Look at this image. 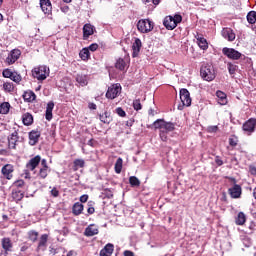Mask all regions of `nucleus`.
<instances>
[{"label":"nucleus","mask_w":256,"mask_h":256,"mask_svg":"<svg viewBox=\"0 0 256 256\" xmlns=\"http://www.w3.org/2000/svg\"><path fill=\"white\" fill-rule=\"evenodd\" d=\"M50 255H57L58 250L56 248H53L50 246V250H49Z\"/></svg>","instance_id":"58"},{"label":"nucleus","mask_w":256,"mask_h":256,"mask_svg":"<svg viewBox=\"0 0 256 256\" xmlns=\"http://www.w3.org/2000/svg\"><path fill=\"white\" fill-rule=\"evenodd\" d=\"M2 248L5 251L4 256L9 255V251H11V249H13V243L11 242V238H3L2 239Z\"/></svg>","instance_id":"24"},{"label":"nucleus","mask_w":256,"mask_h":256,"mask_svg":"<svg viewBox=\"0 0 256 256\" xmlns=\"http://www.w3.org/2000/svg\"><path fill=\"white\" fill-rule=\"evenodd\" d=\"M3 89L4 91H7V93H11L13 92V90L15 89V87L13 86V83L11 82H5L3 84Z\"/></svg>","instance_id":"46"},{"label":"nucleus","mask_w":256,"mask_h":256,"mask_svg":"<svg viewBox=\"0 0 256 256\" xmlns=\"http://www.w3.org/2000/svg\"><path fill=\"white\" fill-rule=\"evenodd\" d=\"M246 222H247V216L245 215V213L239 212L235 219L236 225H240V226L245 225Z\"/></svg>","instance_id":"32"},{"label":"nucleus","mask_w":256,"mask_h":256,"mask_svg":"<svg viewBox=\"0 0 256 256\" xmlns=\"http://www.w3.org/2000/svg\"><path fill=\"white\" fill-rule=\"evenodd\" d=\"M84 235L85 237H93L95 235H99V228L95 224H90L85 228Z\"/></svg>","instance_id":"19"},{"label":"nucleus","mask_w":256,"mask_h":256,"mask_svg":"<svg viewBox=\"0 0 256 256\" xmlns=\"http://www.w3.org/2000/svg\"><path fill=\"white\" fill-rule=\"evenodd\" d=\"M49 241V235L48 234H42L40 236L38 246H37V251H45L47 248V242Z\"/></svg>","instance_id":"21"},{"label":"nucleus","mask_w":256,"mask_h":256,"mask_svg":"<svg viewBox=\"0 0 256 256\" xmlns=\"http://www.w3.org/2000/svg\"><path fill=\"white\" fill-rule=\"evenodd\" d=\"M116 69H119V71H125V68L127 67V62H125V59L119 58L115 63Z\"/></svg>","instance_id":"37"},{"label":"nucleus","mask_w":256,"mask_h":256,"mask_svg":"<svg viewBox=\"0 0 256 256\" xmlns=\"http://www.w3.org/2000/svg\"><path fill=\"white\" fill-rule=\"evenodd\" d=\"M253 197H254V199H256V187L253 190Z\"/></svg>","instance_id":"64"},{"label":"nucleus","mask_w":256,"mask_h":256,"mask_svg":"<svg viewBox=\"0 0 256 256\" xmlns=\"http://www.w3.org/2000/svg\"><path fill=\"white\" fill-rule=\"evenodd\" d=\"M121 95V84H113L108 87L106 99H117Z\"/></svg>","instance_id":"9"},{"label":"nucleus","mask_w":256,"mask_h":256,"mask_svg":"<svg viewBox=\"0 0 256 256\" xmlns=\"http://www.w3.org/2000/svg\"><path fill=\"white\" fill-rule=\"evenodd\" d=\"M114 169H115V173H117V174L121 173V171L123 170V159L122 158L117 159Z\"/></svg>","instance_id":"42"},{"label":"nucleus","mask_w":256,"mask_h":256,"mask_svg":"<svg viewBox=\"0 0 256 256\" xmlns=\"http://www.w3.org/2000/svg\"><path fill=\"white\" fill-rule=\"evenodd\" d=\"M3 179L11 181L13 179V173H15V167L12 164H6L1 169Z\"/></svg>","instance_id":"11"},{"label":"nucleus","mask_w":256,"mask_h":256,"mask_svg":"<svg viewBox=\"0 0 256 256\" xmlns=\"http://www.w3.org/2000/svg\"><path fill=\"white\" fill-rule=\"evenodd\" d=\"M95 33V26L91 24H85L83 26V39L84 41H87L91 35Z\"/></svg>","instance_id":"17"},{"label":"nucleus","mask_w":256,"mask_h":256,"mask_svg":"<svg viewBox=\"0 0 256 256\" xmlns=\"http://www.w3.org/2000/svg\"><path fill=\"white\" fill-rule=\"evenodd\" d=\"M215 163H216V165H218V167H221V165H223V160H221V157L216 156Z\"/></svg>","instance_id":"56"},{"label":"nucleus","mask_w":256,"mask_h":256,"mask_svg":"<svg viewBox=\"0 0 256 256\" xmlns=\"http://www.w3.org/2000/svg\"><path fill=\"white\" fill-rule=\"evenodd\" d=\"M9 109H11V104L9 102H3L0 104L1 115H7V113H9Z\"/></svg>","instance_id":"36"},{"label":"nucleus","mask_w":256,"mask_h":256,"mask_svg":"<svg viewBox=\"0 0 256 256\" xmlns=\"http://www.w3.org/2000/svg\"><path fill=\"white\" fill-rule=\"evenodd\" d=\"M55 108V103L53 101L48 102L46 107L45 118L47 121H51L53 119V109Z\"/></svg>","instance_id":"26"},{"label":"nucleus","mask_w":256,"mask_h":256,"mask_svg":"<svg viewBox=\"0 0 256 256\" xmlns=\"http://www.w3.org/2000/svg\"><path fill=\"white\" fill-rule=\"evenodd\" d=\"M124 256H135V253L130 250H125L123 253Z\"/></svg>","instance_id":"57"},{"label":"nucleus","mask_w":256,"mask_h":256,"mask_svg":"<svg viewBox=\"0 0 256 256\" xmlns=\"http://www.w3.org/2000/svg\"><path fill=\"white\" fill-rule=\"evenodd\" d=\"M19 57H21V50L14 49L6 58V63H8V65H13V63L19 60Z\"/></svg>","instance_id":"15"},{"label":"nucleus","mask_w":256,"mask_h":256,"mask_svg":"<svg viewBox=\"0 0 256 256\" xmlns=\"http://www.w3.org/2000/svg\"><path fill=\"white\" fill-rule=\"evenodd\" d=\"M141 47H143V43H141V39L135 38V41L132 44V57H138L141 52Z\"/></svg>","instance_id":"18"},{"label":"nucleus","mask_w":256,"mask_h":256,"mask_svg":"<svg viewBox=\"0 0 256 256\" xmlns=\"http://www.w3.org/2000/svg\"><path fill=\"white\" fill-rule=\"evenodd\" d=\"M19 141V136L17 132H13L8 137V149H17V142Z\"/></svg>","instance_id":"20"},{"label":"nucleus","mask_w":256,"mask_h":256,"mask_svg":"<svg viewBox=\"0 0 256 256\" xmlns=\"http://www.w3.org/2000/svg\"><path fill=\"white\" fill-rule=\"evenodd\" d=\"M50 193L52 197H59V190L55 187L50 191Z\"/></svg>","instance_id":"55"},{"label":"nucleus","mask_w":256,"mask_h":256,"mask_svg":"<svg viewBox=\"0 0 256 256\" xmlns=\"http://www.w3.org/2000/svg\"><path fill=\"white\" fill-rule=\"evenodd\" d=\"M83 209H84L83 204H81V202H76L72 206V213H73V215H75L77 217V216L81 215V213H83Z\"/></svg>","instance_id":"30"},{"label":"nucleus","mask_w":256,"mask_h":256,"mask_svg":"<svg viewBox=\"0 0 256 256\" xmlns=\"http://www.w3.org/2000/svg\"><path fill=\"white\" fill-rule=\"evenodd\" d=\"M40 7L44 15H51L53 13V5L51 0H40Z\"/></svg>","instance_id":"16"},{"label":"nucleus","mask_w":256,"mask_h":256,"mask_svg":"<svg viewBox=\"0 0 256 256\" xmlns=\"http://www.w3.org/2000/svg\"><path fill=\"white\" fill-rule=\"evenodd\" d=\"M115 251V246L111 243L105 245V247L100 251V256H111Z\"/></svg>","instance_id":"25"},{"label":"nucleus","mask_w":256,"mask_h":256,"mask_svg":"<svg viewBox=\"0 0 256 256\" xmlns=\"http://www.w3.org/2000/svg\"><path fill=\"white\" fill-rule=\"evenodd\" d=\"M10 79L11 81H14V83H21L22 81L21 74H18L17 72H13Z\"/></svg>","instance_id":"47"},{"label":"nucleus","mask_w":256,"mask_h":256,"mask_svg":"<svg viewBox=\"0 0 256 256\" xmlns=\"http://www.w3.org/2000/svg\"><path fill=\"white\" fill-rule=\"evenodd\" d=\"M148 115H150L151 117H155V110H153L152 108H150L148 110Z\"/></svg>","instance_id":"62"},{"label":"nucleus","mask_w":256,"mask_h":256,"mask_svg":"<svg viewBox=\"0 0 256 256\" xmlns=\"http://www.w3.org/2000/svg\"><path fill=\"white\" fill-rule=\"evenodd\" d=\"M195 39L197 40V44L203 51H207L209 49V43L207 42V39L201 35H196Z\"/></svg>","instance_id":"22"},{"label":"nucleus","mask_w":256,"mask_h":256,"mask_svg":"<svg viewBox=\"0 0 256 256\" xmlns=\"http://www.w3.org/2000/svg\"><path fill=\"white\" fill-rule=\"evenodd\" d=\"M97 49H99V44H97V43L91 44L88 47V51H97Z\"/></svg>","instance_id":"52"},{"label":"nucleus","mask_w":256,"mask_h":256,"mask_svg":"<svg viewBox=\"0 0 256 256\" xmlns=\"http://www.w3.org/2000/svg\"><path fill=\"white\" fill-rule=\"evenodd\" d=\"M23 99L24 101H27V103H33V101L37 99V95L35 94V92L28 90L24 92Z\"/></svg>","instance_id":"27"},{"label":"nucleus","mask_w":256,"mask_h":256,"mask_svg":"<svg viewBox=\"0 0 256 256\" xmlns=\"http://www.w3.org/2000/svg\"><path fill=\"white\" fill-rule=\"evenodd\" d=\"M76 81L81 85V87H85L89 83L87 81V75L85 74H77Z\"/></svg>","instance_id":"33"},{"label":"nucleus","mask_w":256,"mask_h":256,"mask_svg":"<svg viewBox=\"0 0 256 256\" xmlns=\"http://www.w3.org/2000/svg\"><path fill=\"white\" fill-rule=\"evenodd\" d=\"M227 67L230 75H235V73H237V70L239 69V66H237V64L232 62H228Z\"/></svg>","instance_id":"40"},{"label":"nucleus","mask_w":256,"mask_h":256,"mask_svg":"<svg viewBox=\"0 0 256 256\" xmlns=\"http://www.w3.org/2000/svg\"><path fill=\"white\" fill-rule=\"evenodd\" d=\"M180 100L184 107H191V94L189 93V90L185 88L180 90Z\"/></svg>","instance_id":"12"},{"label":"nucleus","mask_w":256,"mask_h":256,"mask_svg":"<svg viewBox=\"0 0 256 256\" xmlns=\"http://www.w3.org/2000/svg\"><path fill=\"white\" fill-rule=\"evenodd\" d=\"M3 77L6 79H11L13 72L10 69H4L2 72Z\"/></svg>","instance_id":"49"},{"label":"nucleus","mask_w":256,"mask_h":256,"mask_svg":"<svg viewBox=\"0 0 256 256\" xmlns=\"http://www.w3.org/2000/svg\"><path fill=\"white\" fill-rule=\"evenodd\" d=\"M200 75L204 81H213L216 77L215 68L211 64H205L200 69Z\"/></svg>","instance_id":"3"},{"label":"nucleus","mask_w":256,"mask_h":256,"mask_svg":"<svg viewBox=\"0 0 256 256\" xmlns=\"http://www.w3.org/2000/svg\"><path fill=\"white\" fill-rule=\"evenodd\" d=\"M216 97H218L219 105H227L228 100H227V94H225V92L221 90L216 91Z\"/></svg>","instance_id":"28"},{"label":"nucleus","mask_w":256,"mask_h":256,"mask_svg":"<svg viewBox=\"0 0 256 256\" xmlns=\"http://www.w3.org/2000/svg\"><path fill=\"white\" fill-rule=\"evenodd\" d=\"M221 35L224 39H226V41H229V42H233L236 39L235 32L233 31V29L229 27L223 28L221 31Z\"/></svg>","instance_id":"13"},{"label":"nucleus","mask_w":256,"mask_h":256,"mask_svg":"<svg viewBox=\"0 0 256 256\" xmlns=\"http://www.w3.org/2000/svg\"><path fill=\"white\" fill-rule=\"evenodd\" d=\"M181 21H183V17L179 14L174 15V17L166 16L164 18L163 25L168 31H173Z\"/></svg>","instance_id":"2"},{"label":"nucleus","mask_w":256,"mask_h":256,"mask_svg":"<svg viewBox=\"0 0 256 256\" xmlns=\"http://www.w3.org/2000/svg\"><path fill=\"white\" fill-rule=\"evenodd\" d=\"M12 187L14 190H18L21 191V189L25 188V180L20 179V180H16L13 184Z\"/></svg>","instance_id":"38"},{"label":"nucleus","mask_w":256,"mask_h":256,"mask_svg":"<svg viewBox=\"0 0 256 256\" xmlns=\"http://www.w3.org/2000/svg\"><path fill=\"white\" fill-rule=\"evenodd\" d=\"M88 107H89V109L95 110V109H97V104H95V103H89V104H88Z\"/></svg>","instance_id":"61"},{"label":"nucleus","mask_w":256,"mask_h":256,"mask_svg":"<svg viewBox=\"0 0 256 256\" xmlns=\"http://www.w3.org/2000/svg\"><path fill=\"white\" fill-rule=\"evenodd\" d=\"M32 75L34 79H37L38 81H45V79L49 77V68H47V66L35 67L32 70Z\"/></svg>","instance_id":"5"},{"label":"nucleus","mask_w":256,"mask_h":256,"mask_svg":"<svg viewBox=\"0 0 256 256\" xmlns=\"http://www.w3.org/2000/svg\"><path fill=\"white\" fill-rule=\"evenodd\" d=\"M28 239L29 241H32V243L37 242V239H39V232L35 230L28 231Z\"/></svg>","instance_id":"39"},{"label":"nucleus","mask_w":256,"mask_h":256,"mask_svg":"<svg viewBox=\"0 0 256 256\" xmlns=\"http://www.w3.org/2000/svg\"><path fill=\"white\" fill-rule=\"evenodd\" d=\"M66 256H75V252L74 251H69Z\"/></svg>","instance_id":"63"},{"label":"nucleus","mask_w":256,"mask_h":256,"mask_svg":"<svg viewBox=\"0 0 256 256\" xmlns=\"http://www.w3.org/2000/svg\"><path fill=\"white\" fill-rule=\"evenodd\" d=\"M175 123L173 122H167L164 121L163 119H157L156 121H154L153 123V127L154 129H159V137L161 139V141L167 142L168 139V134L173 132V130L175 129Z\"/></svg>","instance_id":"1"},{"label":"nucleus","mask_w":256,"mask_h":256,"mask_svg":"<svg viewBox=\"0 0 256 256\" xmlns=\"http://www.w3.org/2000/svg\"><path fill=\"white\" fill-rule=\"evenodd\" d=\"M85 167V160L83 159H75L73 162V171H79V169H83Z\"/></svg>","instance_id":"34"},{"label":"nucleus","mask_w":256,"mask_h":256,"mask_svg":"<svg viewBox=\"0 0 256 256\" xmlns=\"http://www.w3.org/2000/svg\"><path fill=\"white\" fill-rule=\"evenodd\" d=\"M115 112L117 115H119V117H127V113L121 107L116 108Z\"/></svg>","instance_id":"50"},{"label":"nucleus","mask_w":256,"mask_h":256,"mask_svg":"<svg viewBox=\"0 0 256 256\" xmlns=\"http://www.w3.org/2000/svg\"><path fill=\"white\" fill-rule=\"evenodd\" d=\"M143 2L147 5V3H152L157 7L161 3V0H143Z\"/></svg>","instance_id":"51"},{"label":"nucleus","mask_w":256,"mask_h":256,"mask_svg":"<svg viewBox=\"0 0 256 256\" xmlns=\"http://www.w3.org/2000/svg\"><path fill=\"white\" fill-rule=\"evenodd\" d=\"M155 23L150 19H141L137 23V29L140 33H151V30L154 29Z\"/></svg>","instance_id":"6"},{"label":"nucleus","mask_w":256,"mask_h":256,"mask_svg":"<svg viewBox=\"0 0 256 256\" xmlns=\"http://www.w3.org/2000/svg\"><path fill=\"white\" fill-rule=\"evenodd\" d=\"M41 163V156L36 155L35 157L31 158L27 163H26V169L28 171H34L36 167H39V164Z\"/></svg>","instance_id":"14"},{"label":"nucleus","mask_w":256,"mask_h":256,"mask_svg":"<svg viewBox=\"0 0 256 256\" xmlns=\"http://www.w3.org/2000/svg\"><path fill=\"white\" fill-rule=\"evenodd\" d=\"M129 183L131 187H139L141 185V181L139 180V178H137V176H130Z\"/></svg>","instance_id":"44"},{"label":"nucleus","mask_w":256,"mask_h":256,"mask_svg":"<svg viewBox=\"0 0 256 256\" xmlns=\"http://www.w3.org/2000/svg\"><path fill=\"white\" fill-rule=\"evenodd\" d=\"M40 168L37 174L38 179H47L49 173H51V169H49V165L47 164L46 159H40Z\"/></svg>","instance_id":"8"},{"label":"nucleus","mask_w":256,"mask_h":256,"mask_svg":"<svg viewBox=\"0 0 256 256\" xmlns=\"http://www.w3.org/2000/svg\"><path fill=\"white\" fill-rule=\"evenodd\" d=\"M217 131H219V127L218 126H210V127H208V133H217Z\"/></svg>","instance_id":"53"},{"label":"nucleus","mask_w":256,"mask_h":256,"mask_svg":"<svg viewBox=\"0 0 256 256\" xmlns=\"http://www.w3.org/2000/svg\"><path fill=\"white\" fill-rule=\"evenodd\" d=\"M80 59H82V61H87V59H89V57L91 56V53L89 52L88 48H83L80 53Z\"/></svg>","instance_id":"41"},{"label":"nucleus","mask_w":256,"mask_h":256,"mask_svg":"<svg viewBox=\"0 0 256 256\" xmlns=\"http://www.w3.org/2000/svg\"><path fill=\"white\" fill-rule=\"evenodd\" d=\"M89 201V195L84 194L80 197V203H87Z\"/></svg>","instance_id":"54"},{"label":"nucleus","mask_w":256,"mask_h":256,"mask_svg":"<svg viewBox=\"0 0 256 256\" xmlns=\"http://www.w3.org/2000/svg\"><path fill=\"white\" fill-rule=\"evenodd\" d=\"M39 137H41V132L32 130L29 133V144L37 145V143H39Z\"/></svg>","instance_id":"23"},{"label":"nucleus","mask_w":256,"mask_h":256,"mask_svg":"<svg viewBox=\"0 0 256 256\" xmlns=\"http://www.w3.org/2000/svg\"><path fill=\"white\" fill-rule=\"evenodd\" d=\"M87 213H88V215H93V213H95V207L90 206L87 209Z\"/></svg>","instance_id":"59"},{"label":"nucleus","mask_w":256,"mask_h":256,"mask_svg":"<svg viewBox=\"0 0 256 256\" xmlns=\"http://www.w3.org/2000/svg\"><path fill=\"white\" fill-rule=\"evenodd\" d=\"M255 127H256V119L250 118L243 124L242 131H244L246 135H251L255 133Z\"/></svg>","instance_id":"10"},{"label":"nucleus","mask_w":256,"mask_h":256,"mask_svg":"<svg viewBox=\"0 0 256 256\" xmlns=\"http://www.w3.org/2000/svg\"><path fill=\"white\" fill-rule=\"evenodd\" d=\"M22 123L29 127V125H33V115L29 112H26L22 115Z\"/></svg>","instance_id":"31"},{"label":"nucleus","mask_w":256,"mask_h":256,"mask_svg":"<svg viewBox=\"0 0 256 256\" xmlns=\"http://www.w3.org/2000/svg\"><path fill=\"white\" fill-rule=\"evenodd\" d=\"M229 145L230 147H237L238 143H239V138L235 135H232L230 138H229Z\"/></svg>","instance_id":"45"},{"label":"nucleus","mask_w":256,"mask_h":256,"mask_svg":"<svg viewBox=\"0 0 256 256\" xmlns=\"http://www.w3.org/2000/svg\"><path fill=\"white\" fill-rule=\"evenodd\" d=\"M247 21L250 23V25H255L256 23V12L255 11H250L247 14Z\"/></svg>","instance_id":"43"},{"label":"nucleus","mask_w":256,"mask_h":256,"mask_svg":"<svg viewBox=\"0 0 256 256\" xmlns=\"http://www.w3.org/2000/svg\"><path fill=\"white\" fill-rule=\"evenodd\" d=\"M222 53L223 55H225V57H227L228 59H231L232 61H239V59L243 57V54L235 50V48L224 47L222 49Z\"/></svg>","instance_id":"7"},{"label":"nucleus","mask_w":256,"mask_h":256,"mask_svg":"<svg viewBox=\"0 0 256 256\" xmlns=\"http://www.w3.org/2000/svg\"><path fill=\"white\" fill-rule=\"evenodd\" d=\"M226 179L230 181L234 186L232 188L228 189V193L232 199H239L241 197V194L243 193V190L241 188V185L237 184V179L234 177L227 176Z\"/></svg>","instance_id":"4"},{"label":"nucleus","mask_w":256,"mask_h":256,"mask_svg":"<svg viewBox=\"0 0 256 256\" xmlns=\"http://www.w3.org/2000/svg\"><path fill=\"white\" fill-rule=\"evenodd\" d=\"M249 171L251 175H256V167L255 166H250Z\"/></svg>","instance_id":"60"},{"label":"nucleus","mask_w":256,"mask_h":256,"mask_svg":"<svg viewBox=\"0 0 256 256\" xmlns=\"http://www.w3.org/2000/svg\"><path fill=\"white\" fill-rule=\"evenodd\" d=\"M99 119L102 123H106L107 125H109V123L113 121L109 112H104L103 114H100Z\"/></svg>","instance_id":"35"},{"label":"nucleus","mask_w":256,"mask_h":256,"mask_svg":"<svg viewBox=\"0 0 256 256\" xmlns=\"http://www.w3.org/2000/svg\"><path fill=\"white\" fill-rule=\"evenodd\" d=\"M23 197H25V191L15 189L12 190V198L14 201H16V203H18V201H22Z\"/></svg>","instance_id":"29"},{"label":"nucleus","mask_w":256,"mask_h":256,"mask_svg":"<svg viewBox=\"0 0 256 256\" xmlns=\"http://www.w3.org/2000/svg\"><path fill=\"white\" fill-rule=\"evenodd\" d=\"M133 107L135 111H141V109H143V105H141V100L140 99L134 100Z\"/></svg>","instance_id":"48"}]
</instances>
